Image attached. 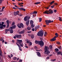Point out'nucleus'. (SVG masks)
I'll return each instance as SVG.
<instances>
[{"label":"nucleus","instance_id":"1","mask_svg":"<svg viewBox=\"0 0 62 62\" xmlns=\"http://www.w3.org/2000/svg\"><path fill=\"white\" fill-rule=\"evenodd\" d=\"M49 49V48L47 46H45L44 49L45 52H44L45 54H46L47 55L48 54H49L50 53V52L48 50Z\"/></svg>","mask_w":62,"mask_h":62},{"label":"nucleus","instance_id":"2","mask_svg":"<svg viewBox=\"0 0 62 62\" xmlns=\"http://www.w3.org/2000/svg\"><path fill=\"white\" fill-rule=\"evenodd\" d=\"M35 42L36 44H38L40 45V46L41 47H42L44 45V43L42 41H36Z\"/></svg>","mask_w":62,"mask_h":62},{"label":"nucleus","instance_id":"3","mask_svg":"<svg viewBox=\"0 0 62 62\" xmlns=\"http://www.w3.org/2000/svg\"><path fill=\"white\" fill-rule=\"evenodd\" d=\"M4 23V22H2L1 24V23L0 22V29H2V28L6 27V25H3Z\"/></svg>","mask_w":62,"mask_h":62},{"label":"nucleus","instance_id":"4","mask_svg":"<svg viewBox=\"0 0 62 62\" xmlns=\"http://www.w3.org/2000/svg\"><path fill=\"white\" fill-rule=\"evenodd\" d=\"M37 35L38 36L42 37V36H43V32L42 31H40L38 33Z\"/></svg>","mask_w":62,"mask_h":62},{"label":"nucleus","instance_id":"5","mask_svg":"<svg viewBox=\"0 0 62 62\" xmlns=\"http://www.w3.org/2000/svg\"><path fill=\"white\" fill-rule=\"evenodd\" d=\"M13 38L14 39H16V38H18V39H20V38H22V35H15L13 37Z\"/></svg>","mask_w":62,"mask_h":62},{"label":"nucleus","instance_id":"6","mask_svg":"<svg viewBox=\"0 0 62 62\" xmlns=\"http://www.w3.org/2000/svg\"><path fill=\"white\" fill-rule=\"evenodd\" d=\"M16 27V25H15L10 27L11 29V30L10 31V33H13V30H12V29H14Z\"/></svg>","mask_w":62,"mask_h":62},{"label":"nucleus","instance_id":"7","mask_svg":"<svg viewBox=\"0 0 62 62\" xmlns=\"http://www.w3.org/2000/svg\"><path fill=\"white\" fill-rule=\"evenodd\" d=\"M17 41L19 43V44L21 47H23V43H22V40H19L18 39H17Z\"/></svg>","mask_w":62,"mask_h":62},{"label":"nucleus","instance_id":"8","mask_svg":"<svg viewBox=\"0 0 62 62\" xmlns=\"http://www.w3.org/2000/svg\"><path fill=\"white\" fill-rule=\"evenodd\" d=\"M54 22V21L52 20L51 21L50 20H46V24L47 25H49V23H53Z\"/></svg>","mask_w":62,"mask_h":62},{"label":"nucleus","instance_id":"9","mask_svg":"<svg viewBox=\"0 0 62 62\" xmlns=\"http://www.w3.org/2000/svg\"><path fill=\"white\" fill-rule=\"evenodd\" d=\"M17 26L19 28H21L22 27V28H23V25L22 23L18 24Z\"/></svg>","mask_w":62,"mask_h":62},{"label":"nucleus","instance_id":"10","mask_svg":"<svg viewBox=\"0 0 62 62\" xmlns=\"http://www.w3.org/2000/svg\"><path fill=\"white\" fill-rule=\"evenodd\" d=\"M2 51H1V48H0V59L1 62H3V60L1 57V56H2Z\"/></svg>","mask_w":62,"mask_h":62},{"label":"nucleus","instance_id":"11","mask_svg":"<svg viewBox=\"0 0 62 62\" xmlns=\"http://www.w3.org/2000/svg\"><path fill=\"white\" fill-rule=\"evenodd\" d=\"M28 21H27L26 23V24L27 26H28L29 23V22H30L29 20L28 19Z\"/></svg>","mask_w":62,"mask_h":62},{"label":"nucleus","instance_id":"12","mask_svg":"<svg viewBox=\"0 0 62 62\" xmlns=\"http://www.w3.org/2000/svg\"><path fill=\"white\" fill-rule=\"evenodd\" d=\"M19 13V11H17L16 12H14V15L15 16H16V15H18Z\"/></svg>","mask_w":62,"mask_h":62},{"label":"nucleus","instance_id":"13","mask_svg":"<svg viewBox=\"0 0 62 62\" xmlns=\"http://www.w3.org/2000/svg\"><path fill=\"white\" fill-rule=\"evenodd\" d=\"M24 32H25V30H23L22 31H20L19 32V33L20 34H23L24 33Z\"/></svg>","mask_w":62,"mask_h":62},{"label":"nucleus","instance_id":"14","mask_svg":"<svg viewBox=\"0 0 62 62\" xmlns=\"http://www.w3.org/2000/svg\"><path fill=\"white\" fill-rule=\"evenodd\" d=\"M16 44H17V46H18L20 51H22V48H21V46H20L19 45L17 44V43H16Z\"/></svg>","mask_w":62,"mask_h":62},{"label":"nucleus","instance_id":"15","mask_svg":"<svg viewBox=\"0 0 62 62\" xmlns=\"http://www.w3.org/2000/svg\"><path fill=\"white\" fill-rule=\"evenodd\" d=\"M39 26H37L35 27V31H37V30L38 29H39Z\"/></svg>","mask_w":62,"mask_h":62},{"label":"nucleus","instance_id":"16","mask_svg":"<svg viewBox=\"0 0 62 62\" xmlns=\"http://www.w3.org/2000/svg\"><path fill=\"white\" fill-rule=\"evenodd\" d=\"M7 28H8L9 27V20H8L7 21Z\"/></svg>","mask_w":62,"mask_h":62},{"label":"nucleus","instance_id":"17","mask_svg":"<svg viewBox=\"0 0 62 62\" xmlns=\"http://www.w3.org/2000/svg\"><path fill=\"white\" fill-rule=\"evenodd\" d=\"M49 14H52L53 13V12L52 10H51V9H50L48 11Z\"/></svg>","mask_w":62,"mask_h":62},{"label":"nucleus","instance_id":"18","mask_svg":"<svg viewBox=\"0 0 62 62\" xmlns=\"http://www.w3.org/2000/svg\"><path fill=\"white\" fill-rule=\"evenodd\" d=\"M44 14H49V11H46L43 12Z\"/></svg>","mask_w":62,"mask_h":62},{"label":"nucleus","instance_id":"19","mask_svg":"<svg viewBox=\"0 0 62 62\" xmlns=\"http://www.w3.org/2000/svg\"><path fill=\"white\" fill-rule=\"evenodd\" d=\"M56 38V37H54V38L51 39V41H54L56 39H55Z\"/></svg>","mask_w":62,"mask_h":62},{"label":"nucleus","instance_id":"20","mask_svg":"<svg viewBox=\"0 0 62 62\" xmlns=\"http://www.w3.org/2000/svg\"><path fill=\"white\" fill-rule=\"evenodd\" d=\"M21 4H23V2L20 3H19L18 4V5H19V6H20V7H23V5Z\"/></svg>","mask_w":62,"mask_h":62},{"label":"nucleus","instance_id":"21","mask_svg":"<svg viewBox=\"0 0 62 62\" xmlns=\"http://www.w3.org/2000/svg\"><path fill=\"white\" fill-rule=\"evenodd\" d=\"M37 54L38 56H41V55H40V52H38L37 53Z\"/></svg>","mask_w":62,"mask_h":62},{"label":"nucleus","instance_id":"22","mask_svg":"<svg viewBox=\"0 0 62 62\" xmlns=\"http://www.w3.org/2000/svg\"><path fill=\"white\" fill-rule=\"evenodd\" d=\"M30 23L31 24H33L34 23V22L32 20H31L30 21Z\"/></svg>","mask_w":62,"mask_h":62},{"label":"nucleus","instance_id":"23","mask_svg":"<svg viewBox=\"0 0 62 62\" xmlns=\"http://www.w3.org/2000/svg\"><path fill=\"white\" fill-rule=\"evenodd\" d=\"M31 28H33V27H34V26H35V25L34 24H31Z\"/></svg>","mask_w":62,"mask_h":62},{"label":"nucleus","instance_id":"24","mask_svg":"<svg viewBox=\"0 0 62 62\" xmlns=\"http://www.w3.org/2000/svg\"><path fill=\"white\" fill-rule=\"evenodd\" d=\"M27 18V16H26L24 18V20L25 21H26Z\"/></svg>","mask_w":62,"mask_h":62},{"label":"nucleus","instance_id":"25","mask_svg":"<svg viewBox=\"0 0 62 62\" xmlns=\"http://www.w3.org/2000/svg\"><path fill=\"white\" fill-rule=\"evenodd\" d=\"M10 29H6L5 30V32H7V31H10Z\"/></svg>","mask_w":62,"mask_h":62},{"label":"nucleus","instance_id":"26","mask_svg":"<svg viewBox=\"0 0 62 62\" xmlns=\"http://www.w3.org/2000/svg\"><path fill=\"white\" fill-rule=\"evenodd\" d=\"M34 37H35V36L34 35H32L31 36V39H34Z\"/></svg>","mask_w":62,"mask_h":62},{"label":"nucleus","instance_id":"27","mask_svg":"<svg viewBox=\"0 0 62 62\" xmlns=\"http://www.w3.org/2000/svg\"><path fill=\"white\" fill-rule=\"evenodd\" d=\"M40 2H37L35 3V5H37L38 4H40Z\"/></svg>","mask_w":62,"mask_h":62},{"label":"nucleus","instance_id":"28","mask_svg":"<svg viewBox=\"0 0 62 62\" xmlns=\"http://www.w3.org/2000/svg\"><path fill=\"white\" fill-rule=\"evenodd\" d=\"M55 35H56V36L55 37H56V38L58 37V33H56L55 34Z\"/></svg>","mask_w":62,"mask_h":62},{"label":"nucleus","instance_id":"29","mask_svg":"<svg viewBox=\"0 0 62 62\" xmlns=\"http://www.w3.org/2000/svg\"><path fill=\"white\" fill-rule=\"evenodd\" d=\"M37 11H34L33 13V14H37Z\"/></svg>","mask_w":62,"mask_h":62},{"label":"nucleus","instance_id":"30","mask_svg":"<svg viewBox=\"0 0 62 62\" xmlns=\"http://www.w3.org/2000/svg\"><path fill=\"white\" fill-rule=\"evenodd\" d=\"M55 50L56 52H58V51L59 49L58 48H56L55 49Z\"/></svg>","mask_w":62,"mask_h":62},{"label":"nucleus","instance_id":"31","mask_svg":"<svg viewBox=\"0 0 62 62\" xmlns=\"http://www.w3.org/2000/svg\"><path fill=\"white\" fill-rule=\"evenodd\" d=\"M44 35V36H46V35H47V33L46 32H45Z\"/></svg>","mask_w":62,"mask_h":62},{"label":"nucleus","instance_id":"32","mask_svg":"<svg viewBox=\"0 0 62 62\" xmlns=\"http://www.w3.org/2000/svg\"><path fill=\"white\" fill-rule=\"evenodd\" d=\"M27 28L28 30H31V28L29 27H28Z\"/></svg>","mask_w":62,"mask_h":62},{"label":"nucleus","instance_id":"33","mask_svg":"<svg viewBox=\"0 0 62 62\" xmlns=\"http://www.w3.org/2000/svg\"><path fill=\"white\" fill-rule=\"evenodd\" d=\"M49 48L51 49H52L53 48V46H52L51 45L49 46Z\"/></svg>","mask_w":62,"mask_h":62},{"label":"nucleus","instance_id":"34","mask_svg":"<svg viewBox=\"0 0 62 62\" xmlns=\"http://www.w3.org/2000/svg\"><path fill=\"white\" fill-rule=\"evenodd\" d=\"M3 38H1V39H0V41H3Z\"/></svg>","mask_w":62,"mask_h":62},{"label":"nucleus","instance_id":"35","mask_svg":"<svg viewBox=\"0 0 62 62\" xmlns=\"http://www.w3.org/2000/svg\"><path fill=\"white\" fill-rule=\"evenodd\" d=\"M59 20L60 21H62V19H61V17H59Z\"/></svg>","mask_w":62,"mask_h":62},{"label":"nucleus","instance_id":"36","mask_svg":"<svg viewBox=\"0 0 62 62\" xmlns=\"http://www.w3.org/2000/svg\"><path fill=\"white\" fill-rule=\"evenodd\" d=\"M16 59H17V58H16V57H15L13 58V60H16Z\"/></svg>","mask_w":62,"mask_h":62},{"label":"nucleus","instance_id":"37","mask_svg":"<svg viewBox=\"0 0 62 62\" xmlns=\"http://www.w3.org/2000/svg\"><path fill=\"white\" fill-rule=\"evenodd\" d=\"M54 3V1H53L50 3V5H52V4H53Z\"/></svg>","mask_w":62,"mask_h":62},{"label":"nucleus","instance_id":"38","mask_svg":"<svg viewBox=\"0 0 62 62\" xmlns=\"http://www.w3.org/2000/svg\"><path fill=\"white\" fill-rule=\"evenodd\" d=\"M61 52H58L57 53L58 55L59 54H61Z\"/></svg>","mask_w":62,"mask_h":62},{"label":"nucleus","instance_id":"39","mask_svg":"<svg viewBox=\"0 0 62 62\" xmlns=\"http://www.w3.org/2000/svg\"><path fill=\"white\" fill-rule=\"evenodd\" d=\"M15 24V22H13L12 23V26H13V25H14Z\"/></svg>","mask_w":62,"mask_h":62},{"label":"nucleus","instance_id":"40","mask_svg":"<svg viewBox=\"0 0 62 62\" xmlns=\"http://www.w3.org/2000/svg\"><path fill=\"white\" fill-rule=\"evenodd\" d=\"M3 1H4V0H0V3H2Z\"/></svg>","mask_w":62,"mask_h":62},{"label":"nucleus","instance_id":"41","mask_svg":"<svg viewBox=\"0 0 62 62\" xmlns=\"http://www.w3.org/2000/svg\"><path fill=\"white\" fill-rule=\"evenodd\" d=\"M41 20H42V19H41V18H40L39 19V22H40L41 21Z\"/></svg>","mask_w":62,"mask_h":62},{"label":"nucleus","instance_id":"42","mask_svg":"<svg viewBox=\"0 0 62 62\" xmlns=\"http://www.w3.org/2000/svg\"><path fill=\"white\" fill-rule=\"evenodd\" d=\"M28 33H31V31H29L27 32Z\"/></svg>","mask_w":62,"mask_h":62},{"label":"nucleus","instance_id":"43","mask_svg":"<svg viewBox=\"0 0 62 62\" xmlns=\"http://www.w3.org/2000/svg\"><path fill=\"white\" fill-rule=\"evenodd\" d=\"M30 42H29V40H27V43H29Z\"/></svg>","mask_w":62,"mask_h":62},{"label":"nucleus","instance_id":"44","mask_svg":"<svg viewBox=\"0 0 62 62\" xmlns=\"http://www.w3.org/2000/svg\"><path fill=\"white\" fill-rule=\"evenodd\" d=\"M58 48L60 50H61V46H59Z\"/></svg>","mask_w":62,"mask_h":62},{"label":"nucleus","instance_id":"45","mask_svg":"<svg viewBox=\"0 0 62 62\" xmlns=\"http://www.w3.org/2000/svg\"><path fill=\"white\" fill-rule=\"evenodd\" d=\"M22 10H23V11H25V9L23 8H22Z\"/></svg>","mask_w":62,"mask_h":62},{"label":"nucleus","instance_id":"46","mask_svg":"<svg viewBox=\"0 0 62 62\" xmlns=\"http://www.w3.org/2000/svg\"><path fill=\"white\" fill-rule=\"evenodd\" d=\"M54 7V5L52 6H51V8H53Z\"/></svg>","mask_w":62,"mask_h":62},{"label":"nucleus","instance_id":"47","mask_svg":"<svg viewBox=\"0 0 62 62\" xmlns=\"http://www.w3.org/2000/svg\"><path fill=\"white\" fill-rule=\"evenodd\" d=\"M29 44H30V45H32V43L31 42H30Z\"/></svg>","mask_w":62,"mask_h":62},{"label":"nucleus","instance_id":"48","mask_svg":"<svg viewBox=\"0 0 62 62\" xmlns=\"http://www.w3.org/2000/svg\"><path fill=\"white\" fill-rule=\"evenodd\" d=\"M32 30L33 31H35V29L34 28H32Z\"/></svg>","mask_w":62,"mask_h":62},{"label":"nucleus","instance_id":"49","mask_svg":"<svg viewBox=\"0 0 62 62\" xmlns=\"http://www.w3.org/2000/svg\"><path fill=\"white\" fill-rule=\"evenodd\" d=\"M57 44H60V43L59 42H57Z\"/></svg>","mask_w":62,"mask_h":62},{"label":"nucleus","instance_id":"50","mask_svg":"<svg viewBox=\"0 0 62 62\" xmlns=\"http://www.w3.org/2000/svg\"><path fill=\"white\" fill-rule=\"evenodd\" d=\"M3 11H4V9H2V10H0V12H3Z\"/></svg>","mask_w":62,"mask_h":62},{"label":"nucleus","instance_id":"51","mask_svg":"<svg viewBox=\"0 0 62 62\" xmlns=\"http://www.w3.org/2000/svg\"><path fill=\"white\" fill-rule=\"evenodd\" d=\"M8 57L10 58H11V57H10V55H8Z\"/></svg>","mask_w":62,"mask_h":62},{"label":"nucleus","instance_id":"52","mask_svg":"<svg viewBox=\"0 0 62 62\" xmlns=\"http://www.w3.org/2000/svg\"><path fill=\"white\" fill-rule=\"evenodd\" d=\"M22 62V60L21 59H20L19 62Z\"/></svg>","mask_w":62,"mask_h":62},{"label":"nucleus","instance_id":"53","mask_svg":"<svg viewBox=\"0 0 62 62\" xmlns=\"http://www.w3.org/2000/svg\"><path fill=\"white\" fill-rule=\"evenodd\" d=\"M34 48H35V49H37L38 48V47H37V46H35L34 47Z\"/></svg>","mask_w":62,"mask_h":62},{"label":"nucleus","instance_id":"54","mask_svg":"<svg viewBox=\"0 0 62 62\" xmlns=\"http://www.w3.org/2000/svg\"><path fill=\"white\" fill-rule=\"evenodd\" d=\"M49 58H50V57H48L46 58L47 59H49Z\"/></svg>","mask_w":62,"mask_h":62},{"label":"nucleus","instance_id":"55","mask_svg":"<svg viewBox=\"0 0 62 62\" xmlns=\"http://www.w3.org/2000/svg\"><path fill=\"white\" fill-rule=\"evenodd\" d=\"M56 60L55 59H54V60H52V61H53V62H54V61H55Z\"/></svg>","mask_w":62,"mask_h":62},{"label":"nucleus","instance_id":"56","mask_svg":"<svg viewBox=\"0 0 62 62\" xmlns=\"http://www.w3.org/2000/svg\"><path fill=\"white\" fill-rule=\"evenodd\" d=\"M13 55H12V54H11V57H13Z\"/></svg>","mask_w":62,"mask_h":62},{"label":"nucleus","instance_id":"57","mask_svg":"<svg viewBox=\"0 0 62 62\" xmlns=\"http://www.w3.org/2000/svg\"><path fill=\"white\" fill-rule=\"evenodd\" d=\"M54 12H56V10H54Z\"/></svg>","mask_w":62,"mask_h":62},{"label":"nucleus","instance_id":"58","mask_svg":"<svg viewBox=\"0 0 62 62\" xmlns=\"http://www.w3.org/2000/svg\"><path fill=\"white\" fill-rule=\"evenodd\" d=\"M5 7H2V9H4V8H5Z\"/></svg>","mask_w":62,"mask_h":62},{"label":"nucleus","instance_id":"59","mask_svg":"<svg viewBox=\"0 0 62 62\" xmlns=\"http://www.w3.org/2000/svg\"><path fill=\"white\" fill-rule=\"evenodd\" d=\"M18 15H19L20 16H22V15H20V14H18Z\"/></svg>","mask_w":62,"mask_h":62},{"label":"nucleus","instance_id":"60","mask_svg":"<svg viewBox=\"0 0 62 62\" xmlns=\"http://www.w3.org/2000/svg\"><path fill=\"white\" fill-rule=\"evenodd\" d=\"M12 42L13 43H14V40H12Z\"/></svg>","mask_w":62,"mask_h":62},{"label":"nucleus","instance_id":"61","mask_svg":"<svg viewBox=\"0 0 62 62\" xmlns=\"http://www.w3.org/2000/svg\"><path fill=\"white\" fill-rule=\"evenodd\" d=\"M13 9H16V8L15 7H13Z\"/></svg>","mask_w":62,"mask_h":62},{"label":"nucleus","instance_id":"62","mask_svg":"<svg viewBox=\"0 0 62 62\" xmlns=\"http://www.w3.org/2000/svg\"><path fill=\"white\" fill-rule=\"evenodd\" d=\"M30 18V16H29V17L28 18V19H29Z\"/></svg>","mask_w":62,"mask_h":62},{"label":"nucleus","instance_id":"63","mask_svg":"<svg viewBox=\"0 0 62 62\" xmlns=\"http://www.w3.org/2000/svg\"><path fill=\"white\" fill-rule=\"evenodd\" d=\"M25 48H28V47L27 46H25Z\"/></svg>","mask_w":62,"mask_h":62},{"label":"nucleus","instance_id":"64","mask_svg":"<svg viewBox=\"0 0 62 62\" xmlns=\"http://www.w3.org/2000/svg\"><path fill=\"white\" fill-rule=\"evenodd\" d=\"M61 55H62V52H61Z\"/></svg>","mask_w":62,"mask_h":62}]
</instances>
